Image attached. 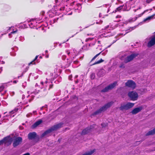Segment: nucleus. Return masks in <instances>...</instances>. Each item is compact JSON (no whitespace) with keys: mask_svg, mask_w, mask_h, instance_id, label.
<instances>
[{"mask_svg":"<svg viewBox=\"0 0 155 155\" xmlns=\"http://www.w3.org/2000/svg\"><path fill=\"white\" fill-rule=\"evenodd\" d=\"M17 81H16V80H15V81H13V83H15H15H16L17 82Z\"/></svg>","mask_w":155,"mask_h":155,"instance_id":"nucleus-63","label":"nucleus"},{"mask_svg":"<svg viewBox=\"0 0 155 155\" xmlns=\"http://www.w3.org/2000/svg\"><path fill=\"white\" fill-rule=\"evenodd\" d=\"M42 18H36L35 19H31L28 20L26 22L28 23L27 24H24V27L27 28L28 25L31 28H34L35 27H39L41 25H38L41 22Z\"/></svg>","mask_w":155,"mask_h":155,"instance_id":"nucleus-2","label":"nucleus"},{"mask_svg":"<svg viewBox=\"0 0 155 155\" xmlns=\"http://www.w3.org/2000/svg\"><path fill=\"white\" fill-rule=\"evenodd\" d=\"M137 19V17H135L133 18H130L129 20V21L130 22H133L135 21Z\"/></svg>","mask_w":155,"mask_h":155,"instance_id":"nucleus-33","label":"nucleus"},{"mask_svg":"<svg viewBox=\"0 0 155 155\" xmlns=\"http://www.w3.org/2000/svg\"><path fill=\"white\" fill-rule=\"evenodd\" d=\"M42 122V120L40 119L34 123L32 126V128H34L39 125Z\"/></svg>","mask_w":155,"mask_h":155,"instance_id":"nucleus-23","label":"nucleus"},{"mask_svg":"<svg viewBox=\"0 0 155 155\" xmlns=\"http://www.w3.org/2000/svg\"><path fill=\"white\" fill-rule=\"evenodd\" d=\"M58 19V18H56L55 19H52V20H50V24L51 25L54 24L57 22V21Z\"/></svg>","mask_w":155,"mask_h":155,"instance_id":"nucleus-28","label":"nucleus"},{"mask_svg":"<svg viewBox=\"0 0 155 155\" xmlns=\"http://www.w3.org/2000/svg\"><path fill=\"white\" fill-rule=\"evenodd\" d=\"M148 10H145V11H144V12H143L142 13H141L140 14L137 15V16H136V17H137V18H138L139 17H140L142 16L144 13L148 11Z\"/></svg>","mask_w":155,"mask_h":155,"instance_id":"nucleus-32","label":"nucleus"},{"mask_svg":"<svg viewBox=\"0 0 155 155\" xmlns=\"http://www.w3.org/2000/svg\"><path fill=\"white\" fill-rule=\"evenodd\" d=\"M55 3L54 5H52L54 8V9L55 11L58 12H55L56 15H58V13H60V11H64L65 9V11L68 12L71 10V8H69L67 5L65 6L61 7V5L60 2L58 0H54Z\"/></svg>","mask_w":155,"mask_h":155,"instance_id":"nucleus-3","label":"nucleus"},{"mask_svg":"<svg viewBox=\"0 0 155 155\" xmlns=\"http://www.w3.org/2000/svg\"><path fill=\"white\" fill-rule=\"evenodd\" d=\"M2 68L1 67L0 68V73H1V72H2Z\"/></svg>","mask_w":155,"mask_h":155,"instance_id":"nucleus-57","label":"nucleus"},{"mask_svg":"<svg viewBox=\"0 0 155 155\" xmlns=\"http://www.w3.org/2000/svg\"><path fill=\"white\" fill-rule=\"evenodd\" d=\"M138 55L137 53H133L131 55L127 56L126 58L124 60V61L125 63H128L132 60L133 59L137 56Z\"/></svg>","mask_w":155,"mask_h":155,"instance_id":"nucleus-13","label":"nucleus"},{"mask_svg":"<svg viewBox=\"0 0 155 155\" xmlns=\"http://www.w3.org/2000/svg\"><path fill=\"white\" fill-rule=\"evenodd\" d=\"M125 85L133 89L135 88L136 86L135 82L132 80L128 81L125 83Z\"/></svg>","mask_w":155,"mask_h":155,"instance_id":"nucleus-16","label":"nucleus"},{"mask_svg":"<svg viewBox=\"0 0 155 155\" xmlns=\"http://www.w3.org/2000/svg\"><path fill=\"white\" fill-rule=\"evenodd\" d=\"M66 58V56L63 55L62 56V59L63 60L62 62V64L60 66H59L58 68H56V73L58 72H60L61 71V70L60 68H65L69 67L71 64L72 61H73V63L74 64H78V65L76 67H77L80 65L79 62L77 60V59H75L74 57H73L69 59L67 58L66 60H65Z\"/></svg>","mask_w":155,"mask_h":155,"instance_id":"nucleus-1","label":"nucleus"},{"mask_svg":"<svg viewBox=\"0 0 155 155\" xmlns=\"http://www.w3.org/2000/svg\"><path fill=\"white\" fill-rule=\"evenodd\" d=\"M11 142L10 138L9 137H4L2 140H0V145L3 143L6 144L8 143Z\"/></svg>","mask_w":155,"mask_h":155,"instance_id":"nucleus-17","label":"nucleus"},{"mask_svg":"<svg viewBox=\"0 0 155 155\" xmlns=\"http://www.w3.org/2000/svg\"><path fill=\"white\" fill-rule=\"evenodd\" d=\"M123 6L122 5L120 6L119 7H118L117 8L116 10H115L116 12H117V11H120L123 8Z\"/></svg>","mask_w":155,"mask_h":155,"instance_id":"nucleus-38","label":"nucleus"},{"mask_svg":"<svg viewBox=\"0 0 155 155\" xmlns=\"http://www.w3.org/2000/svg\"><path fill=\"white\" fill-rule=\"evenodd\" d=\"M10 94H11V96H12L15 93H14V92H12Z\"/></svg>","mask_w":155,"mask_h":155,"instance_id":"nucleus-53","label":"nucleus"},{"mask_svg":"<svg viewBox=\"0 0 155 155\" xmlns=\"http://www.w3.org/2000/svg\"><path fill=\"white\" fill-rule=\"evenodd\" d=\"M95 77V74L94 73H92L90 75V78L91 79H93Z\"/></svg>","mask_w":155,"mask_h":155,"instance_id":"nucleus-41","label":"nucleus"},{"mask_svg":"<svg viewBox=\"0 0 155 155\" xmlns=\"http://www.w3.org/2000/svg\"><path fill=\"white\" fill-rule=\"evenodd\" d=\"M22 139L21 137H18L14 140L13 145L15 147L19 145L22 142Z\"/></svg>","mask_w":155,"mask_h":155,"instance_id":"nucleus-15","label":"nucleus"},{"mask_svg":"<svg viewBox=\"0 0 155 155\" xmlns=\"http://www.w3.org/2000/svg\"><path fill=\"white\" fill-rule=\"evenodd\" d=\"M18 108H15L14 110L10 112L8 115L6 116H5L1 121L2 123L5 122L8 120L9 119L12 117H13L16 114L18 110Z\"/></svg>","mask_w":155,"mask_h":155,"instance_id":"nucleus-8","label":"nucleus"},{"mask_svg":"<svg viewBox=\"0 0 155 155\" xmlns=\"http://www.w3.org/2000/svg\"><path fill=\"white\" fill-rule=\"evenodd\" d=\"M96 125L94 124L91 126L90 127H88L83 130L81 133V135L86 134L89 132L92 131L95 128H96Z\"/></svg>","mask_w":155,"mask_h":155,"instance_id":"nucleus-11","label":"nucleus"},{"mask_svg":"<svg viewBox=\"0 0 155 155\" xmlns=\"http://www.w3.org/2000/svg\"><path fill=\"white\" fill-rule=\"evenodd\" d=\"M97 49H99L100 50H102V49H101V46H98V47L97 48Z\"/></svg>","mask_w":155,"mask_h":155,"instance_id":"nucleus-51","label":"nucleus"},{"mask_svg":"<svg viewBox=\"0 0 155 155\" xmlns=\"http://www.w3.org/2000/svg\"><path fill=\"white\" fill-rule=\"evenodd\" d=\"M48 14L49 15V16L50 17H52L54 16V14L51 11H49L48 12Z\"/></svg>","mask_w":155,"mask_h":155,"instance_id":"nucleus-37","label":"nucleus"},{"mask_svg":"<svg viewBox=\"0 0 155 155\" xmlns=\"http://www.w3.org/2000/svg\"><path fill=\"white\" fill-rule=\"evenodd\" d=\"M72 53V52H68L67 54L68 55L70 56V55Z\"/></svg>","mask_w":155,"mask_h":155,"instance_id":"nucleus-52","label":"nucleus"},{"mask_svg":"<svg viewBox=\"0 0 155 155\" xmlns=\"http://www.w3.org/2000/svg\"><path fill=\"white\" fill-rule=\"evenodd\" d=\"M6 87V85L5 84H3L1 85L0 87V93L2 92L4 90Z\"/></svg>","mask_w":155,"mask_h":155,"instance_id":"nucleus-36","label":"nucleus"},{"mask_svg":"<svg viewBox=\"0 0 155 155\" xmlns=\"http://www.w3.org/2000/svg\"><path fill=\"white\" fill-rule=\"evenodd\" d=\"M24 73V72H23L22 73V74H21V76H18V78H20V77H21V76L23 75V73Z\"/></svg>","mask_w":155,"mask_h":155,"instance_id":"nucleus-62","label":"nucleus"},{"mask_svg":"<svg viewBox=\"0 0 155 155\" xmlns=\"http://www.w3.org/2000/svg\"><path fill=\"white\" fill-rule=\"evenodd\" d=\"M18 30H16L15 31H12L11 33L8 34V36L9 38H11L12 37H14L15 38H16L15 37L16 35H17Z\"/></svg>","mask_w":155,"mask_h":155,"instance_id":"nucleus-21","label":"nucleus"},{"mask_svg":"<svg viewBox=\"0 0 155 155\" xmlns=\"http://www.w3.org/2000/svg\"><path fill=\"white\" fill-rule=\"evenodd\" d=\"M32 113H30V114H28L26 115V116L27 117H30L31 115H32Z\"/></svg>","mask_w":155,"mask_h":155,"instance_id":"nucleus-50","label":"nucleus"},{"mask_svg":"<svg viewBox=\"0 0 155 155\" xmlns=\"http://www.w3.org/2000/svg\"><path fill=\"white\" fill-rule=\"evenodd\" d=\"M26 82H24V83H23L22 84V87L24 88L26 86Z\"/></svg>","mask_w":155,"mask_h":155,"instance_id":"nucleus-47","label":"nucleus"},{"mask_svg":"<svg viewBox=\"0 0 155 155\" xmlns=\"http://www.w3.org/2000/svg\"><path fill=\"white\" fill-rule=\"evenodd\" d=\"M104 74V72L103 70H100L97 74V75L100 77L103 76Z\"/></svg>","mask_w":155,"mask_h":155,"instance_id":"nucleus-26","label":"nucleus"},{"mask_svg":"<svg viewBox=\"0 0 155 155\" xmlns=\"http://www.w3.org/2000/svg\"><path fill=\"white\" fill-rule=\"evenodd\" d=\"M36 72L37 73L40 74H42V71L39 70L38 69H36Z\"/></svg>","mask_w":155,"mask_h":155,"instance_id":"nucleus-42","label":"nucleus"},{"mask_svg":"<svg viewBox=\"0 0 155 155\" xmlns=\"http://www.w3.org/2000/svg\"><path fill=\"white\" fill-rule=\"evenodd\" d=\"M47 105H45V106L42 107H41L40 109L41 110H42L43 109V108H47Z\"/></svg>","mask_w":155,"mask_h":155,"instance_id":"nucleus-49","label":"nucleus"},{"mask_svg":"<svg viewBox=\"0 0 155 155\" xmlns=\"http://www.w3.org/2000/svg\"><path fill=\"white\" fill-rule=\"evenodd\" d=\"M113 29V28H111L110 25H107L106 26L105 28V29L106 31V33H103L101 35V36L106 37L113 35L114 34L111 33V31H108V30H111Z\"/></svg>","mask_w":155,"mask_h":155,"instance_id":"nucleus-10","label":"nucleus"},{"mask_svg":"<svg viewBox=\"0 0 155 155\" xmlns=\"http://www.w3.org/2000/svg\"><path fill=\"white\" fill-rule=\"evenodd\" d=\"M45 12L44 11H42L41 12L40 14V16H41V17H40L39 18H42V20H41V22L43 21L44 19L43 18V17H44V14H45Z\"/></svg>","mask_w":155,"mask_h":155,"instance_id":"nucleus-29","label":"nucleus"},{"mask_svg":"<svg viewBox=\"0 0 155 155\" xmlns=\"http://www.w3.org/2000/svg\"><path fill=\"white\" fill-rule=\"evenodd\" d=\"M12 51L10 52V54L12 56H15L16 55L15 52L18 50V48L15 47L12 48Z\"/></svg>","mask_w":155,"mask_h":155,"instance_id":"nucleus-24","label":"nucleus"},{"mask_svg":"<svg viewBox=\"0 0 155 155\" xmlns=\"http://www.w3.org/2000/svg\"><path fill=\"white\" fill-rule=\"evenodd\" d=\"M103 61H104V60L103 59H101L100 60H99L98 61L95 62L93 64H91V65H94V64H98L100 63Z\"/></svg>","mask_w":155,"mask_h":155,"instance_id":"nucleus-35","label":"nucleus"},{"mask_svg":"<svg viewBox=\"0 0 155 155\" xmlns=\"http://www.w3.org/2000/svg\"><path fill=\"white\" fill-rule=\"evenodd\" d=\"M72 78V76L71 75H70L69 76V79L70 80H71V78Z\"/></svg>","mask_w":155,"mask_h":155,"instance_id":"nucleus-54","label":"nucleus"},{"mask_svg":"<svg viewBox=\"0 0 155 155\" xmlns=\"http://www.w3.org/2000/svg\"><path fill=\"white\" fill-rule=\"evenodd\" d=\"M38 57V55L36 56L35 57V59L32 61H31V62H30L29 64V65H30L31 64H35V61L37 59Z\"/></svg>","mask_w":155,"mask_h":155,"instance_id":"nucleus-30","label":"nucleus"},{"mask_svg":"<svg viewBox=\"0 0 155 155\" xmlns=\"http://www.w3.org/2000/svg\"><path fill=\"white\" fill-rule=\"evenodd\" d=\"M155 44V36L152 38L151 40L148 42L147 46L151 47Z\"/></svg>","mask_w":155,"mask_h":155,"instance_id":"nucleus-20","label":"nucleus"},{"mask_svg":"<svg viewBox=\"0 0 155 155\" xmlns=\"http://www.w3.org/2000/svg\"><path fill=\"white\" fill-rule=\"evenodd\" d=\"M19 40L21 41H23L25 40L24 36H21L19 37Z\"/></svg>","mask_w":155,"mask_h":155,"instance_id":"nucleus-40","label":"nucleus"},{"mask_svg":"<svg viewBox=\"0 0 155 155\" xmlns=\"http://www.w3.org/2000/svg\"><path fill=\"white\" fill-rule=\"evenodd\" d=\"M62 79L60 77H58L57 80L55 81V82L56 84H58V83L61 81Z\"/></svg>","mask_w":155,"mask_h":155,"instance_id":"nucleus-34","label":"nucleus"},{"mask_svg":"<svg viewBox=\"0 0 155 155\" xmlns=\"http://www.w3.org/2000/svg\"><path fill=\"white\" fill-rule=\"evenodd\" d=\"M81 5L79 3H76V5L73 8L74 11L77 13H79L81 11Z\"/></svg>","mask_w":155,"mask_h":155,"instance_id":"nucleus-18","label":"nucleus"},{"mask_svg":"<svg viewBox=\"0 0 155 155\" xmlns=\"http://www.w3.org/2000/svg\"><path fill=\"white\" fill-rule=\"evenodd\" d=\"M36 135L37 134L35 132L30 133L28 134V137L29 140H32L35 138Z\"/></svg>","mask_w":155,"mask_h":155,"instance_id":"nucleus-19","label":"nucleus"},{"mask_svg":"<svg viewBox=\"0 0 155 155\" xmlns=\"http://www.w3.org/2000/svg\"><path fill=\"white\" fill-rule=\"evenodd\" d=\"M107 50H106L103 52H102V51H101V54L102 55H105L107 54Z\"/></svg>","mask_w":155,"mask_h":155,"instance_id":"nucleus-43","label":"nucleus"},{"mask_svg":"<svg viewBox=\"0 0 155 155\" xmlns=\"http://www.w3.org/2000/svg\"><path fill=\"white\" fill-rule=\"evenodd\" d=\"M37 86H38V84L37 83H36L35 85V87H36Z\"/></svg>","mask_w":155,"mask_h":155,"instance_id":"nucleus-64","label":"nucleus"},{"mask_svg":"<svg viewBox=\"0 0 155 155\" xmlns=\"http://www.w3.org/2000/svg\"><path fill=\"white\" fill-rule=\"evenodd\" d=\"M74 2H73L72 3H71V6H72L73 5H74V4L75 3Z\"/></svg>","mask_w":155,"mask_h":155,"instance_id":"nucleus-58","label":"nucleus"},{"mask_svg":"<svg viewBox=\"0 0 155 155\" xmlns=\"http://www.w3.org/2000/svg\"><path fill=\"white\" fill-rule=\"evenodd\" d=\"M53 85L52 81L50 80L49 78L48 79L46 78V80L42 81L40 82V86L43 87V88L46 89L48 91L52 88Z\"/></svg>","mask_w":155,"mask_h":155,"instance_id":"nucleus-5","label":"nucleus"},{"mask_svg":"<svg viewBox=\"0 0 155 155\" xmlns=\"http://www.w3.org/2000/svg\"><path fill=\"white\" fill-rule=\"evenodd\" d=\"M23 155H30V154L29 153H25Z\"/></svg>","mask_w":155,"mask_h":155,"instance_id":"nucleus-59","label":"nucleus"},{"mask_svg":"<svg viewBox=\"0 0 155 155\" xmlns=\"http://www.w3.org/2000/svg\"><path fill=\"white\" fill-rule=\"evenodd\" d=\"M89 40H91V39L90 38H87L86 39L85 41L86 42H87Z\"/></svg>","mask_w":155,"mask_h":155,"instance_id":"nucleus-56","label":"nucleus"},{"mask_svg":"<svg viewBox=\"0 0 155 155\" xmlns=\"http://www.w3.org/2000/svg\"><path fill=\"white\" fill-rule=\"evenodd\" d=\"M101 125L102 127L104 128L105 127L107 126V124H106L103 123L101 124Z\"/></svg>","mask_w":155,"mask_h":155,"instance_id":"nucleus-45","label":"nucleus"},{"mask_svg":"<svg viewBox=\"0 0 155 155\" xmlns=\"http://www.w3.org/2000/svg\"><path fill=\"white\" fill-rule=\"evenodd\" d=\"M33 113L34 114H36V110L34 111H33Z\"/></svg>","mask_w":155,"mask_h":155,"instance_id":"nucleus-60","label":"nucleus"},{"mask_svg":"<svg viewBox=\"0 0 155 155\" xmlns=\"http://www.w3.org/2000/svg\"><path fill=\"white\" fill-rule=\"evenodd\" d=\"M121 17V16L119 15H118L117 16H116V18H120Z\"/></svg>","mask_w":155,"mask_h":155,"instance_id":"nucleus-55","label":"nucleus"},{"mask_svg":"<svg viewBox=\"0 0 155 155\" xmlns=\"http://www.w3.org/2000/svg\"><path fill=\"white\" fill-rule=\"evenodd\" d=\"M113 104V102H110L106 104H105L104 106L100 108L99 109L97 110L93 114V115H95L101 113L102 112L105 110L107 108L109 107L111 105Z\"/></svg>","mask_w":155,"mask_h":155,"instance_id":"nucleus-7","label":"nucleus"},{"mask_svg":"<svg viewBox=\"0 0 155 155\" xmlns=\"http://www.w3.org/2000/svg\"><path fill=\"white\" fill-rule=\"evenodd\" d=\"M141 8V7L140 6L137 9H134L133 10V11L134 12H136L137 10H138V9H140Z\"/></svg>","mask_w":155,"mask_h":155,"instance_id":"nucleus-46","label":"nucleus"},{"mask_svg":"<svg viewBox=\"0 0 155 155\" xmlns=\"http://www.w3.org/2000/svg\"><path fill=\"white\" fill-rule=\"evenodd\" d=\"M40 86L41 88L40 90L35 89V91H28V94H31L30 95H31V96L32 97V98L30 99L29 100V102H30L34 97V96L33 94H38L39 92H40V95L41 97L45 96L48 94V90H47L46 89H45V88H43V87L41 86Z\"/></svg>","mask_w":155,"mask_h":155,"instance_id":"nucleus-4","label":"nucleus"},{"mask_svg":"<svg viewBox=\"0 0 155 155\" xmlns=\"http://www.w3.org/2000/svg\"><path fill=\"white\" fill-rule=\"evenodd\" d=\"M101 52H100L98 54H97L96 55H95L91 59V62L92 61H93L101 53Z\"/></svg>","mask_w":155,"mask_h":155,"instance_id":"nucleus-39","label":"nucleus"},{"mask_svg":"<svg viewBox=\"0 0 155 155\" xmlns=\"http://www.w3.org/2000/svg\"><path fill=\"white\" fill-rule=\"evenodd\" d=\"M105 5L106 6V8H107V12H108L109 10V8L110 7V5L109 4L107 5Z\"/></svg>","mask_w":155,"mask_h":155,"instance_id":"nucleus-44","label":"nucleus"},{"mask_svg":"<svg viewBox=\"0 0 155 155\" xmlns=\"http://www.w3.org/2000/svg\"><path fill=\"white\" fill-rule=\"evenodd\" d=\"M128 95L131 100L132 101L137 100L138 97L137 93L133 91L129 92L128 93Z\"/></svg>","mask_w":155,"mask_h":155,"instance_id":"nucleus-12","label":"nucleus"},{"mask_svg":"<svg viewBox=\"0 0 155 155\" xmlns=\"http://www.w3.org/2000/svg\"><path fill=\"white\" fill-rule=\"evenodd\" d=\"M134 104L130 102H128L127 103H122L120 106L119 107V109L122 111L127 110L133 107Z\"/></svg>","mask_w":155,"mask_h":155,"instance_id":"nucleus-9","label":"nucleus"},{"mask_svg":"<svg viewBox=\"0 0 155 155\" xmlns=\"http://www.w3.org/2000/svg\"><path fill=\"white\" fill-rule=\"evenodd\" d=\"M155 18V15H153L151 16H149L144 19L142 22H145L147 21H149L150 20Z\"/></svg>","mask_w":155,"mask_h":155,"instance_id":"nucleus-25","label":"nucleus"},{"mask_svg":"<svg viewBox=\"0 0 155 155\" xmlns=\"http://www.w3.org/2000/svg\"><path fill=\"white\" fill-rule=\"evenodd\" d=\"M11 27H7V30L8 31L9 30H10V29L11 28Z\"/></svg>","mask_w":155,"mask_h":155,"instance_id":"nucleus-61","label":"nucleus"},{"mask_svg":"<svg viewBox=\"0 0 155 155\" xmlns=\"http://www.w3.org/2000/svg\"><path fill=\"white\" fill-rule=\"evenodd\" d=\"M117 82L115 81L113 83L107 86L106 87L102 89L101 91L102 92H104L107 91L111 89L114 88L117 84Z\"/></svg>","mask_w":155,"mask_h":155,"instance_id":"nucleus-14","label":"nucleus"},{"mask_svg":"<svg viewBox=\"0 0 155 155\" xmlns=\"http://www.w3.org/2000/svg\"><path fill=\"white\" fill-rule=\"evenodd\" d=\"M141 110V107H137L131 111V113L133 114H135L140 112Z\"/></svg>","mask_w":155,"mask_h":155,"instance_id":"nucleus-22","label":"nucleus"},{"mask_svg":"<svg viewBox=\"0 0 155 155\" xmlns=\"http://www.w3.org/2000/svg\"><path fill=\"white\" fill-rule=\"evenodd\" d=\"M136 28V27H131L129 30H126V33L125 34H124V35H125L126 34L129 32L130 31H131L133 30L134 29Z\"/></svg>","mask_w":155,"mask_h":155,"instance_id":"nucleus-31","label":"nucleus"},{"mask_svg":"<svg viewBox=\"0 0 155 155\" xmlns=\"http://www.w3.org/2000/svg\"><path fill=\"white\" fill-rule=\"evenodd\" d=\"M63 125V123H60L56 125H54L52 126L50 128L47 130L45 131L44 133H43L41 135V137H43L45 136L47 134L51 133L52 131L58 129L61 127Z\"/></svg>","mask_w":155,"mask_h":155,"instance_id":"nucleus-6","label":"nucleus"},{"mask_svg":"<svg viewBox=\"0 0 155 155\" xmlns=\"http://www.w3.org/2000/svg\"><path fill=\"white\" fill-rule=\"evenodd\" d=\"M124 64H120V68H124Z\"/></svg>","mask_w":155,"mask_h":155,"instance_id":"nucleus-48","label":"nucleus"},{"mask_svg":"<svg viewBox=\"0 0 155 155\" xmlns=\"http://www.w3.org/2000/svg\"><path fill=\"white\" fill-rule=\"evenodd\" d=\"M155 134V128L149 131L146 134L147 136L153 135Z\"/></svg>","mask_w":155,"mask_h":155,"instance_id":"nucleus-27","label":"nucleus"}]
</instances>
